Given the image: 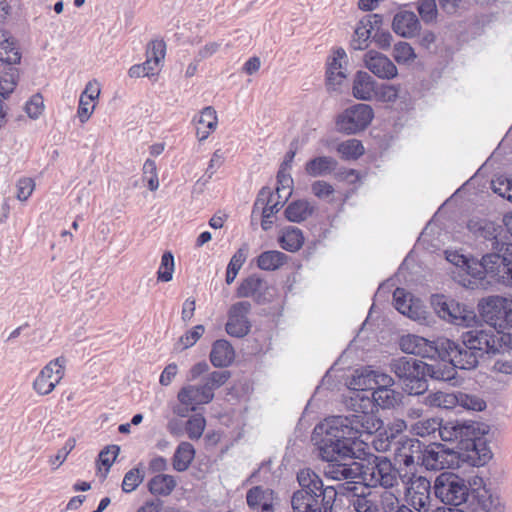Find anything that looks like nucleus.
I'll return each mask as SVG.
<instances>
[{"mask_svg":"<svg viewBox=\"0 0 512 512\" xmlns=\"http://www.w3.org/2000/svg\"><path fill=\"white\" fill-rule=\"evenodd\" d=\"M382 426V420L368 412L334 416L314 428L312 439L322 460H352L356 457L355 446L359 444L358 438L363 434L372 435Z\"/></svg>","mask_w":512,"mask_h":512,"instance_id":"nucleus-1","label":"nucleus"},{"mask_svg":"<svg viewBox=\"0 0 512 512\" xmlns=\"http://www.w3.org/2000/svg\"><path fill=\"white\" fill-rule=\"evenodd\" d=\"M300 489L290 498L292 512H334L338 495L334 486H324L322 479L311 469L297 473Z\"/></svg>","mask_w":512,"mask_h":512,"instance_id":"nucleus-2","label":"nucleus"},{"mask_svg":"<svg viewBox=\"0 0 512 512\" xmlns=\"http://www.w3.org/2000/svg\"><path fill=\"white\" fill-rule=\"evenodd\" d=\"M447 260L458 267L466 269L467 273L476 279L486 276L501 284H512V263L503 255L487 253L480 260L468 259L458 253H449Z\"/></svg>","mask_w":512,"mask_h":512,"instance_id":"nucleus-3","label":"nucleus"},{"mask_svg":"<svg viewBox=\"0 0 512 512\" xmlns=\"http://www.w3.org/2000/svg\"><path fill=\"white\" fill-rule=\"evenodd\" d=\"M389 366L408 394L421 395L428 390V363L403 356L392 359Z\"/></svg>","mask_w":512,"mask_h":512,"instance_id":"nucleus-4","label":"nucleus"},{"mask_svg":"<svg viewBox=\"0 0 512 512\" xmlns=\"http://www.w3.org/2000/svg\"><path fill=\"white\" fill-rule=\"evenodd\" d=\"M485 430L479 422L472 420H450L443 423L440 438L445 442L456 443V447L465 451H477Z\"/></svg>","mask_w":512,"mask_h":512,"instance_id":"nucleus-5","label":"nucleus"},{"mask_svg":"<svg viewBox=\"0 0 512 512\" xmlns=\"http://www.w3.org/2000/svg\"><path fill=\"white\" fill-rule=\"evenodd\" d=\"M482 484V479L475 477L473 482H468L454 473H441L434 481L433 490L437 499L444 504L457 508L464 504L473 486Z\"/></svg>","mask_w":512,"mask_h":512,"instance_id":"nucleus-6","label":"nucleus"},{"mask_svg":"<svg viewBox=\"0 0 512 512\" xmlns=\"http://www.w3.org/2000/svg\"><path fill=\"white\" fill-rule=\"evenodd\" d=\"M482 358L485 354L500 353L502 348H512V335L501 333L494 327L479 326L461 334Z\"/></svg>","mask_w":512,"mask_h":512,"instance_id":"nucleus-7","label":"nucleus"},{"mask_svg":"<svg viewBox=\"0 0 512 512\" xmlns=\"http://www.w3.org/2000/svg\"><path fill=\"white\" fill-rule=\"evenodd\" d=\"M359 477L369 487L388 489L398 485L399 472L386 457L371 455L366 463H361Z\"/></svg>","mask_w":512,"mask_h":512,"instance_id":"nucleus-8","label":"nucleus"},{"mask_svg":"<svg viewBox=\"0 0 512 512\" xmlns=\"http://www.w3.org/2000/svg\"><path fill=\"white\" fill-rule=\"evenodd\" d=\"M475 486L465 501V508L438 507L434 512H506L501 497L486 486Z\"/></svg>","mask_w":512,"mask_h":512,"instance_id":"nucleus-9","label":"nucleus"},{"mask_svg":"<svg viewBox=\"0 0 512 512\" xmlns=\"http://www.w3.org/2000/svg\"><path fill=\"white\" fill-rule=\"evenodd\" d=\"M440 347V358L444 359L448 357L456 368L462 370L475 369L481 359L478 353L473 350V347L461 337L457 341L441 339Z\"/></svg>","mask_w":512,"mask_h":512,"instance_id":"nucleus-10","label":"nucleus"},{"mask_svg":"<svg viewBox=\"0 0 512 512\" xmlns=\"http://www.w3.org/2000/svg\"><path fill=\"white\" fill-rule=\"evenodd\" d=\"M353 413L364 414L366 412L378 417L375 406L382 409H389L397 404V393L393 389H375L370 395L354 393L350 398Z\"/></svg>","mask_w":512,"mask_h":512,"instance_id":"nucleus-11","label":"nucleus"},{"mask_svg":"<svg viewBox=\"0 0 512 512\" xmlns=\"http://www.w3.org/2000/svg\"><path fill=\"white\" fill-rule=\"evenodd\" d=\"M373 109L368 104H356L345 109L336 120L337 130L345 134H356L371 123Z\"/></svg>","mask_w":512,"mask_h":512,"instance_id":"nucleus-12","label":"nucleus"},{"mask_svg":"<svg viewBox=\"0 0 512 512\" xmlns=\"http://www.w3.org/2000/svg\"><path fill=\"white\" fill-rule=\"evenodd\" d=\"M469 229L473 231L477 237L483 238L491 242V252L503 255L512 263V243L504 242L500 238L503 230L502 226L496 225L494 222L482 220L478 222H470ZM512 286V284H506Z\"/></svg>","mask_w":512,"mask_h":512,"instance_id":"nucleus-13","label":"nucleus"},{"mask_svg":"<svg viewBox=\"0 0 512 512\" xmlns=\"http://www.w3.org/2000/svg\"><path fill=\"white\" fill-rule=\"evenodd\" d=\"M66 359L61 356L50 361L33 381V389L38 395L50 394L64 377Z\"/></svg>","mask_w":512,"mask_h":512,"instance_id":"nucleus-14","label":"nucleus"},{"mask_svg":"<svg viewBox=\"0 0 512 512\" xmlns=\"http://www.w3.org/2000/svg\"><path fill=\"white\" fill-rule=\"evenodd\" d=\"M422 464L429 470L451 469L459 466V455L442 444H432L421 456Z\"/></svg>","mask_w":512,"mask_h":512,"instance_id":"nucleus-15","label":"nucleus"},{"mask_svg":"<svg viewBox=\"0 0 512 512\" xmlns=\"http://www.w3.org/2000/svg\"><path fill=\"white\" fill-rule=\"evenodd\" d=\"M433 304L441 318L455 325L468 327L475 321L474 312L454 300H446L444 296H437L433 300Z\"/></svg>","mask_w":512,"mask_h":512,"instance_id":"nucleus-16","label":"nucleus"},{"mask_svg":"<svg viewBox=\"0 0 512 512\" xmlns=\"http://www.w3.org/2000/svg\"><path fill=\"white\" fill-rule=\"evenodd\" d=\"M405 495L407 502L415 511H428L432 501L430 481L423 476H413L410 478Z\"/></svg>","mask_w":512,"mask_h":512,"instance_id":"nucleus-17","label":"nucleus"},{"mask_svg":"<svg viewBox=\"0 0 512 512\" xmlns=\"http://www.w3.org/2000/svg\"><path fill=\"white\" fill-rule=\"evenodd\" d=\"M399 345L406 354L430 359L441 356V339L435 342L418 335L408 334L401 337Z\"/></svg>","mask_w":512,"mask_h":512,"instance_id":"nucleus-18","label":"nucleus"},{"mask_svg":"<svg viewBox=\"0 0 512 512\" xmlns=\"http://www.w3.org/2000/svg\"><path fill=\"white\" fill-rule=\"evenodd\" d=\"M250 311L251 303L248 301L236 302L229 308L225 329L230 336L242 338L249 333L251 323L248 315Z\"/></svg>","mask_w":512,"mask_h":512,"instance_id":"nucleus-19","label":"nucleus"},{"mask_svg":"<svg viewBox=\"0 0 512 512\" xmlns=\"http://www.w3.org/2000/svg\"><path fill=\"white\" fill-rule=\"evenodd\" d=\"M481 316L488 324L487 327L501 326L502 319L512 317V301L500 297L490 296L481 305Z\"/></svg>","mask_w":512,"mask_h":512,"instance_id":"nucleus-20","label":"nucleus"},{"mask_svg":"<svg viewBox=\"0 0 512 512\" xmlns=\"http://www.w3.org/2000/svg\"><path fill=\"white\" fill-rule=\"evenodd\" d=\"M365 67L380 79L390 80L398 75L396 65L384 54L370 50L364 55Z\"/></svg>","mask_w":512,"mask_h":512,"instance_id":"nucleus-21","label":"nucleus"},{"mask_svg":"<svg viewBox=\"0 0 512 512\" xmlns=\"http://www.w3.org/2000/svg\"><path fill=\"white\" fill-rule=\"evenodd\" d=\"M394 306L403 315L415 321L426 319V310L419 300H414L403 288H397L393 294Z\"/></svg>","mask_w":512,"mask_h":512,"instance_id":"nucleus-22","label":"nucleus"},{"mask_svg":"<svg viewBox=\"0 0 512 512\" xmlns=\"http://www.w3.org/2000/svg\"><path fill=\"white\" fill-rule=\"evenodd\" d=\"M178 400L181 404L187 406L188 410L195 411L198 405L208 404L214 398V393L210 392L204 384L186 385L178 392Z\"/></svg>","mask_w":512,"mask_h":512,"instance_id":"nucleus-23","label":"nucleus"},{"mask_svg":"<svg viewBox=\"0 0 512 512\" xmlns=\"http://www.w3.org/2000/svg\"><path fill=\"white\" fill-rule=\"evenodd\" d=\"M392 30L397 35L410 39L419 34L421 23L414 12L402 10L393 17Z\"/></svg>","mask_w":512,"mask_h":512,"instance_id":"nucleus-24","label":"nucleus"},{"mask_svg":"<svg viewBox=\"0 0 512 512\" xmlns=\"http://www.w3.org/2000/svg\"><path fill=\"white\" fill-rule=\"evenodd\" d=\"M396 458L405 466H410L415 463L416 458L419 460L421 453V444L418 440L403 437L394 443Z\"/></svg>","mask_w":512,"mask_h":512,"instance_id":"nucleus-25","label":"nucleus"},{"mask_svg":"<svg viewBox=\"0 0 512 512\" xmlns=\"http://www.w3.org/2000/svg\"><path fill=\"white\" fill-rule=\"evenodd\" d=\"M350 463L344 461L330 462L325 468V475L334 480H349L359 477L361 473V463L350 460Z\"/></svg>","mask_w":512,"mask_h":512,"instance_id":"nucleus-26","label":"nucleus"},{"mask_svg":"<svg viewBox=\"0 0 512 512\" xmlns=\"http://www.w3.org/2000/svg\"><path fill=\"white\" fill-rule=\"evenodd\" d=\"M352 93L359 100H371L376 93V81L369 73L358 71L354 76Z\"/></svg>","mask_w":512,"mask_h":512,"instance_id":"nucleus-27","label":"nucleus"},{"mask_svg":"<svg viewBox=\"0 0 512 512\" xmlns=\"http://www.w3.org/2000/svg\"><path fill=\"white\" fill-rule=\"evenodd\" d=\"M338 166V162L331 156H316L308 160L304 170L311 177H323L332 174Z\"/></svg>","mask_w":512,"mask_h":512,"instance_id":"nucleus-28","label":"nucleus"},{"mask_svg":"<svg viewBox=\"0 0 512 512\" xmlns=\"http://www.w3.org/2000/svg\"><path fill=\"white\" fill-rule=\"evenodd\" d=\"M346 57L345 51L342 49L334 53L332 61L328 64L327 69V86L329 90L336 91L346 78L345 69L342 60Z\"/></svg>","mask_w":512,"mask_h":512,"instance_id":"nucleus-29","label":"nucleus"},{"mask_svg":"<svg viewBox=\"0 0 512 512\" xmlns=\"http://www.w3.org/2000/svg\"><path fill=\"white\" fill-rule=\"evenodd\" d=\"M267 288L266 282L257 275H250L237 288V296L241 298L253 297L261 302L263 291Z\"/></svg>","mask_w":512,"mask_h":512,"instance_id":"nucleus-30","label":"nucleus"},{"mask_svg":"<svg viewBox=\"0 0 512 512\" xmlns=\"http://www.w3.org/2000/svg\"><path fill=\"white\" fill-rule=\"evenodd\" d=\"M235 353L227 340H217L210 353V361L215 367H226L234 359Z\"/></svg>","mask_w":512,"mask_h":512,"instance_id":"nucleus-31","label":"nucleus"},{"mask_svg":"<svg viewBox=\"0 0 512 512\" xmlns=\"http://www.w3.org/2000/svg\"><path fill=\"white\" fill-rule=\"evenodd\" d=\"M427 378L430 377L433 380L448 382L455 385L456 380V367L449 362H436L434 364H428Z\"/></svg>","mask_w":512,"mask_h":512,"instance_id":"nucleus-32","label":"nucleus"},{"mask_svg":"<svg viewBox=\"0 0 512 512\" xmlns=\"http://www.w3.org/2000/svg\"><path fill=\"white\" fill-rule=\"evenodd\" d=\"M21 54L7 31H0V61L12 65L20 62Z\"/></svg>","mask_w":512,"mask_h":512,"instance_id":"nucleus-33","label":"nucleus"},{"mask_svg":"<svg viewBox=\"0 0 512 512\" xmlns=\"http://www.w3.org/2000/svg\"><path fill=\"white\" fill-rule=\"evenodd\" d=\"M315 206L307 200H297L288 205L285 210L286 218L291 222H302L308 219L314 212Z\"/></svg>","mask_w":512,"mask_h":512,"instance_id":"nucleus-34","label":"nucleus"},{"mask_svg":"<svg viewBox=\"0 0 512 512\" xmlns=\"http://www.w3.org/2000/svg\"><path fill=\"white\" fill-rule=\"evenodd\" d=\"M351 389L355 390V393L370 395L368 391H374V370L363 369L356 370L350 381Z\"/></svg>","mask_w":512,"mask_h":512,"instance_id":"nucleus-35","label":"nucleus"},{"mask_svg":"<svg viewBox=\"0 0 512 512\" xmlns=\"http://www.w3.org/2000/svg\"><path fill=\"white\" fill-rule=\"evenodd\" d=\"M195 450L189 442H181L173 456V468L178 472L187 470L193 461Z\"/></svg>","mask_w":512,"mask_h":512,"instance_id":"nucleus-36","label":"nucleus"},{"mask_svg":"<svg viewBox=\"0 0 512 512\" xmlns=\"http://www.w3.org/2000/svg\"><path fill=\"white\" fill-rule=\"evenodd\" d=\"M372 26L368 19H360L356 25L351 47L354 50H365L368 48L371 39Z\"/></svg>","mask_w":512,"mask_h":512,"instance_id":"nucleus-37","label":"nucleus"},{"mask_svg":"<svg viewBox=\"0 0 512 512\" xmlns=\"http://www.w3.org/2000/svg\"><path fill=\"white\" fill-rule=\"evenodd\" d=\"M280 245L289 252H296L304 244V236L302 231L293 226L284 229L283 234L279 237Z\"/></svg>","mask_w":512,"mask_h":512,"instance_id":"nucleus-38","label":"nucleus"},{"mask_svg":"<svg viewBox=\"0 0 512 512\" xmlns=\"http://www.w3.org/2000/svg\"><path fill=\"white\" fill-rule=\"evenodd\" d=\"M288 256L277 250H270L258 256L257 264L262 270L273 271L279 269L287 262Z\"/></svg>","mask_w":512,"mask_h":512,"instance_id":"nucleus-39","label":"nucleus"},{"mask_svg":"<svg viewBox=\"0 0 512 512\" xmlns=\"http://www.w3.org/2000/svg\"><path fill=\"white\" fill-rule=\"evenodd\" d=\"M176 486L173 476L167 474H159L153 477L148 484L149 491L155 495H170Z\"/></svg>","mask_w":512,"mask_h":512,"instance_id":"nucleus-40","label":"nucleus"},{"mask_svg":"<svg viewBox=\"0 0 512 512\" xmlns=\"http://www.w3.org/2000/svg\"><path fill=\"white\" fill-rule=\"evenodd\" d=\"M458 392H443L438 391L435 393L429 394L425 402L431 407H438L444 409H453L457 406L458 400Z\"/></svg>","mask_w":512,"mask_h":512,"instance_id":"nucleus-41","label":"nucleus"},{"mask_svg":"<svg viewBox=\"0 0 512 512\" xmlns=\"http://www.w3.org/2000/svg\"><path fill=\"white\" fill-rule=\"evenodd\" d=\"M248 255V246L243 245L232 256L226 271V283L230 285L235 280L239 270L245 263Z\"/></svg>","mask_w":512,"mask_h":512,"instance_id":"nucleus-42","label":"nucleus"},{"mask_svg":"<svg viewBox=\"0 0 512 512\" xmlns=\"http://www.w3.org/2000/svg\"><path fill=\"white\" fill-rule=\"evenodd\" d=\"M337 152L345 160H356L364 154V147L357 139H349L337 146Z\"/></svg>","mask_w":512,"mask_h":512,"instance_id":"nucleus-43","label":"nucleus"},{"mask_svg":"<svg viewBox=\"0 0 512 512\" xmlns=\"http://www.w3.org/2000/svg\"><path fill=\"white\" fill-rule=\"evenodd\" d=\"M443 423L435 418L421 419L411 426L412 432L420 437H426L438 432L440 435V429H442Z\"/></svg>","mask_w":512,"mask_h":512,"instance_id":"nucleus-44","label":"nucleus"},{"mask_svg":"<svg viewBox=\"0 0 512 512\" xmlns=\"http://www.w3.org/2000/svg\"><path fill=\"white\" fill-rule=\"evenodd\" d=\"M417 12L425 24L436 23L438 18V9L436 0H418L415 3Z\"/></svg>","mask_w":512,"mask_h":512,"instance_id":"nucleus-45","label":"nucleus"},{"mask_svg":"<svg viewBox=\"0 0 512 512\" xmlns=\"http://www.w3.org/2000/svg\"><path fill=\"white\" fill-rule=\"evenodd\" d=\"M198 123L207 128L200 136V141L205 140L212 132H214L218 125V118L216 110L212 106H207L202 109Z\"/></svg>","mask_w":512,"mask_h":512,"instance_id":"nucleus-46","label":"nucleus"},{"mask_svg":"<svg viewBox=\"0 0 512 512\" xmlns=\"http://www.w3.org/2000/svg\"><path fill=\"white\" fill-rule=\"evenodd\" d=\"M264 196H268V200L265 203V206L262 209V217L271 218L274 214H276L283 206V203L279 200H275V195L270 193L269 190L263 188L260 191L259 197L255 203V206H258L260 203L264 204Z\"/></svg>","mask_w":512,"mask_h":512,"instance_id":"nucleus-47","label":"nucleus"},{"mask_svg":"<svg viewBox=\"0 0 512 512\" xmlns=\"http://www.w3.org/2000/svg\"><path fill=\"white\" fill-rule=\"evenodd\" d=\"M274 492L270 489H263L260 486L251 488L247 492V504L250 507L263 506L264 502H273Z\"/></svg>","mask_w":512,"mask_h":512,"instance_id":"nucleus-48","label":"nucleus"},{"mask_svg":"<svg viewBox=\"0 0 512 512\" xmlns=\"http://www.w3.org/2000/svg\"><path fill=\"white\" fill-rule=\"evenodd\" d=\"M175 268L174 256L170 251L164 252L161 257L159 269L157 271V279L161 282H169L173 278Z\"/></svg>","mask_w":512,"mask_h":512,"instance_id":"nucleus-49","label":"nucleus"},{"mask_svg":"<svg viewBox=\"0 0 512 512\" xmlns=\"http://www.w3.org/2000/svg\"><path fill=\"white\" fill-rule=\"evenodd\" d=\"M416 57V53L409 43L400 41L394 45L393 58L398 64L411 63Z\"/></svg>","mask_w":512,"mask_h":512,"instance_id":"nucleus-50","label":"nucleus"},{"mask_svg":"<svg viewBox=\"0 0 512 512\" xmlns=\"http://www.w3.org/2000/svg\"><path fill=\"white\" fill-rule=\"evenodd\" d=\"M17 69L8 68L0 72V96L5 98L16 86Z\"/></svg>","mask_w":512,"mask_h":512,"instance_id":"nucleus-51","label":"nucleus"},{"mask_svg":"<svg viewBox=\"0 0 512 512\" xmlns=\"http://www.w3.org/2000/svg\"><path fill=\"white\" fill-rule=\"evenodd\" d=\"M457 400V406L467 410L482 411L486 408V402L476 395L458 392Z\"/></svg>","mask_w":512,"mask_h":512,"instance_id":"nucleus-52","label":"nucleus"},{"mask_svg":"<svg viewBox=\"0 0 512 512\" xmlns=\"http://www.w3.org/2000/svg\"><path fill=\"white\" fill-rule=\"evenodd\" d=\"M205 426L206 420L201 414L193 415L189 418L185 427L188 437L192 440L199 439L204 432Z\"/></svg>","mask_w":512,"mask_h":512,"instance_id":"nucleus-53","label":"nucleus"},{"mask_svg":"<svg viewBox=\"0 0 512 512\" xmlns=\"http://www.w3.org/2000/svg\"><path fill=\"white\" fill-rule=\"evenodd\" d=\"M143 480L144 473H142L138 468H133L124 475L122 490L125 493L133 492Z\"/></svg>","mask_w":512,"mask_h":512,"instance_id":"nucleus-54","label":"nucleus"},{"mask_svg":"<svg viewBox=\"0 0 512 512\" xmlns=\"http://www.w3.org/2000/svg\"><path fill=\"white\" fill-rule=\"evenodd\" d=\"M230 376L231 373L227 370L213 371L206 377L203 384L210 390V392L214 393V390L223 386Z\"/></svg>","mask_w":512,"mask_h":512,"instance_id":"nucleus-55","label":"nucleus"},{"mask_svg":"<svg viewBox=\"0 0 512 512\" xmlns=\"http://www.w3.org/2000/svg\"><path fill=\"white\" fill-rule=\"evenodd\" d=\"M144 180L147 181L148 188L156 191L159 188L157 166L154 160L147 159L143 165Z\"/></svg>","mask_w":512,"mask_h":512,"instance_id":"nucleus-56","label":"nucleus"},{"mask_svg":"<svg viewBox=\"0 0 512 512\" xmlns=\"http://www.w3.org/2000/svg\"><path fill=\"white\" fill-rule=\"evenodd\" d=\"M166 45L162 40H154L148 44L146 55L151 56L153 65L160 66L165 58Z\"/></svg>","mask_w":512,"mask_h":512,"instance_id":"nucleus-57","label":"nucleus"},{"mask_svg":"<svg viewBox=\"0 0 512 512\" xmlns=\"http://www.w3.org/2000/svg\"><path fill=\"white\" fill-rule=\"evenodd\" d=\"M120 452V447L118 445H109L105 447L100 453H99V461L103 466L106 467L105 474L103 475V478H106L107 473L109 472L110 467L116 460L118 454Z\"/></svg>","mask_w":512,"mask_h":512,"instance_id":"nucleus-58","label":"nucleus"},{"mask_svg":"<svg viewBox=\"0 0 512 512\" xmlns=\"http://www.w3.org/2000/svg\"><path fill=\"white\" fill-rule=\"evenodd\" d=\"M381 507L383 512H401L407 505L400 504L398 497L392 492H384L381 495Z\"/></svg>","mask_w":512,"mask_h":512,"instance_id":"nucleus-59","label":"nucleus"},{"mask_svg":"<svg viewBox=\"0 0 512 512\" xmlns=\"http://www.w3.org/2000/svg\"><path fill=\"white\" fill-rule=\"evenodd\" d=\"M76 441L74 438H69L65 445L53 457H50L49 463L53 470L58 469L66 460L69 453L74 449Z\"/></svg>","mask_w":512,"mask_h":512,"instance_id":"nucleus-60","label":"nucleus"},{"mask_svg":"<svg viewBox=\"0 0 512 512\" xmlns=\"http://www.w3.org/2000/svg\"><path fill=\"white\" fill-rule=\"evenodd\" d=\"M204 333V326L197 325L190 331H187L183 336L179 339V344L182 345V349H187L192 347L202 336Z\"/></svg>","mask_w":512,"mask_h":512,"instance_id":"nucleus-61","label":"nucleus"},{"mask_svg":"<svg viewBox=\"0 0 512 512\" xmlns=\"http://www.w3.org/2000/svg\"><path fill=\"white\" fill-rule=\"evenodd\" d=\"M492 189L498 195L512 202V179L498 178L496 181H492Z\"/></svg>","mask_w":512,"mask_h":512,"instance_id":"nucleus-62","label":"nucleus"},{"mask_svg":"<svg viewBox=\"0 0 512 512\" xmlns=\"http://www.w3.org/2000/svg\"><path fill=\"white\" fill-rule=\"evenodd\" d=\"M17 199L26 201L35 189V182L32 178H21L17 182Z\"/></svg>","mask_w":512,"mask_h":512,"instance_id":"nucleus-63","label":"nucleus"},{"mask_svg":"<svg viewBox=\"0 0 512 512\" xmlns=\"http://www.w3.org/2000/svg\"><path fill=\"white\" fill-rule=\"evenodd\" d=\"M352 505L355 512H379L377 503L367 496H357Z\"/></svg>","mask_w":512,"mask_h":512,"instance_id":"nucleus-64","label":"nucleus"}]
</instances>
